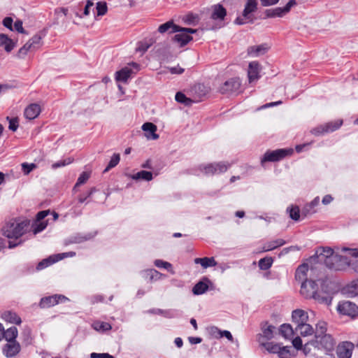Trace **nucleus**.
<instances>
[{"label":"nucleus","mask_w":358,"mask_h":358,"mask_svg":"<svg viewBox=\"0 0 358 358\" xmlns=\"http://www.w3.org/2000/svg\"><path fill=\"white\" fill-rule=\"evenodd\" d=\"M76 255L75 252H64L56 255L57 258L58 259V261L63 259L65 257H72Z\"/></svg>","instance_id":"680f3d73"},{"label":"nucleus","mask_w":358,"mask_h":358,"mask_svg":"<svg viewBox=\"0 0 358 358\" xmlns=\"http://www.w3.org/2000/svg\"><path fill=\"white\" fill-rule=\"evenodd\" d=\"M295 4V0H289V2L282 8L277 7L275 8L267 9L265 12L266 15L268 17H282L288 13L291 8Z\"/></svg>","instance_id":"ddd939ff"},{"label":"nucleus","mask_w":358,"mask_h":358,"mask_svg":"<svg viewBox=\"0 0 358 358\" xmlns=\"http://www.w3.org/2000/svg\"><path fill=\"white\" fill-rule=\"evenodd\" d=\"M175 99L178 103H184L186 106H189L192 103V99L186 97V96L182 92H177Z\"/></svg>","instance_id":"c03bdc74"},{"label":"nucleus","mask_w":358,"mask_h":358,"mask_svg":"<svg viewBox=\"0 0 358 358\" xmlns=\"http://www.w3.org/2000/svg\"><path fill=\"white\" fill-rule=\"evenodd\" d=\"M176 33V34L174 36L173 40L175 42L178 43L180 47L185 46L190 41L192 40L191 35H189L187 33L183 31L182 27H180L179 30Z\"/></svg>","instance_id":"aec40b11"},{"label":"nucleus","mask_w":358,"mask_h":358,"mask_svg":"<svg viewBox=\"0 0 358 358\" xmlns=\"http://www.w3.org/2000/svg\"><path fill=\"white\" fill-rule=\"evenodd\" d=\"M42 45V36L39 34L34 35L18 51V57L23 58L30 51H34Z\"/></svg>","instance_id":"423d86ee"},{"label":"nucleus","mask_w":358,"mask_h":358,"mask_svg":"<svg viewBox=\"0 0 358 358\" xmlns=\"http://www.w3.org/2000/svg\"><path fill=\"white\" fill-rule=\"evenodd\" d=\"M257 2L256 0H248L243 12L242 17H238L235 22L238 24H243L248 22H252V13L257 10Z\"/></svg>","instance_id":"0eeeda50"},{"label":"nucleus","mask_w":358,"mask_h":358,"mask_svg":"<svg viewBox=\"0 0 358 358\" xmlns=\"http://www.w3.org/2000/svg\"><path fill=\"white\" fill-rule=\"evenodd\" d=\"M92 327L97 331L104 332L111 329V325L108 322L96 321L92 324Z\"/></svg>","instance_id":"4c0bfd02"},{"label":"nucleus","mask_w":358,"mask_h":358,"mask_svg":"<svg viewBox=\"0 0 358 358\" xmlns=\"http://www.w3.org/2000/svg\"><path fill=\"white\" fill-rule=\"evenodd\" d=\"M147 274L150 276V279L152 280H159L162 276V274L158 272L155 269H149L145 271Z\"/></svg>","instance_id":"6e6d98bb"},{"label":"nucleus","mask_w":358,"mask_h":358,"mask_svg":"<svg viewBox=\"0 0 358 358\" xmlns=\"http://www.w3.org/2000/svg\"><path fill=\"white\" fill-rule=\"evenodd\" d=\"M150 44L146 42H141L138 44L136 50L142 52H145L150 47Z\"/></svg>","instance_id":"69168bd1"},{"label":"nucleus","mask_w":358,"mask_h":358,"mask_svg":"<svg viewBox=\"0 0 358 358\" xmlns=\"http://www.w3.org/2000/svg\"><path fill=\"white\" fill-rule=\"evenodd\" d=\"M57 262L58 259L57 258L56 255H51L49 257L44 259L41 262H39L36 266V269L42 270Z\"/></svg>","instance_id":"2f4dec72"},{"label":"nucleus","mask_w":358,"mask_h":358,"mask_svg":"<svg viewBox=\"0 0 358 358\" xmlns=\"http://www.w3.org/2000/svg\"><path fill=\"white\" fill-rule=\"evenodd\" d=\"M36 168V165L35 164H27L22 163V169L24 175H28L31 171Z\"/></svg>","instance_id":"864d4df0"},{"label":"nucleus","mask_w":358,"mask_h":358,"mask_svg":"<svg viewBox=\"0 0 358 358\" xmlns=\"http://www.w3.org/2000/svg\"><path fill=\"white\" fill-rule=\"evenodd\" d=\"M212 12L209 20L206 22V29L213 30L224 26V20L227 15L226 9L220 4L212 6Z\"/></svg>","instance_id":"f03ea898"},{"label":"nucleus","mask_w":358,"mask_h":358,"mask_svg":"<svg viewBox=\"0 0 358 358\" xmlns=\"http://www.w3.org/2000/svg\"><path fill=\"white\" fill-rule=\"evenodd\" d=\"M271 258H263L259 261V266L262 270H267L272 265Z\"/></svg>","instance_id":"3c124183"},{"label":"nucleus","mask_w":358,"mask_h":358,"mask_svg":"<svg viewBox=\"0 0 358 358\" xmlns=\"http://www.w3.org/2000/svg\"><path fill=\"white\" fill-rule=\"evenodd\" d=\"M345 292L349 297L358 296V280L352 282L345 287Z\"/></svg>","instance_id":"c9c22d12"},{"label":"nucleus","mask_w":358,"mask_h":358,"mask_svg":"<svg viewBox=\"0 0 358 358\" xmlns=\"http://www.w3.org/2000/svg\"><path fill=\"white\" fill-rule=\"evenodd\" d=\"M343 124L342 120H337L334 122H330L324 124V129L327 133L332 132L337 130Z\"/></svg>","instance_id":"58836bf2"},{"label":"nucleus","mask_w":358,"mask_h":358,"mask_svg":"<svg viewBox=\"0 0 358 358\" xmlns=\"http://www.w3.org/2000/svg\"><path fill=\"white\" fill-rule=\"evenodd\" d=\"M324 262L328 268L337 271L343 269L348 264L346 258L337 254H334L330 257L324 259Z\"/></svg>","instance_id":"9b49d317"},{"label":"nucleus","mask_w":358,"mask_h":358,"mask_svg":"<svg viewBox=\"0 0 358 358\" xmlns=\"http://www.w3.org/2000/svg\"><path fill=\"white\" fill-rule=\"evenodd\" d=\"M292 345L293 346L297 349L300 350L302 348V340L300 337L296 336L292 340Z\"/></svg>","instance_id":"e2e57ef3"},{"label":"nucleus","mask_w":358,"mask_h":358,"mask_svg":"<svg viewBox=\"0 0 358 358\" xmlns=\"http://www.w3.org/2000/svg\"><path fill=\"white\" fill-rule=\"evenodd\" d=\"M96 233L94 232V233H88L83 236L80 235V234L76 235L74 236L71 237L69 239L67 244L80 243L83 241L92 239L93 237H94L96 236Z\"/></svg>","instance_id":"bb28decb"},{"label":"nucleus","mask_w":358,"mask_h":358,"mask_svg":"<svg viewBox=\"0 0 358 358\" xmlns=\"http://www.w3.org/2000/svg\"><path fill=\"white\" fill-rule=\"evenodd\" d=\"M269 50V46L266 44L251 45L247 49V54L250 57H258L264 55Z\"/></svg>","instance_id":"f3484780"},{"label":"nucleus","mask_w":358,"mask_h":358,"mask_svg":"<svg viewBox=\"0 0 358 358\" xmlns=\"http://www.w3.org/2000/svg\"><path fill=\"white\" fill-rule=\"evenodd\" d=\"M324 281L309 280L301 283L300 293L306 299H313L317 302L325 305H330L332 301L331 294L324 289Z\"/></svg>","instance_id":"f257e3e1"},{"label":"nucleus","mask_w":358,"mask_h":358,"mask_svg":"<svg viewBox=\"0 0 358 358\" xmlns=\"http://www.w3.org/2000/svg\"><path fill=\"white\" fill-rule=\"evenodd\" d=\"M241 80L238 78H232L226 80L219 88L222 94H233L239 92Z\"/></svg>","instance_id":"f8f14e48"},{"label":"nucleus","mask_w":358,"mask_h":358,"mask_svg":"<svg viewBox=\"0 0 358 358\" xmlns=\"http://www.w3.org/2000/svg\"><path fill=\"white\" fill-rule=\"evenodd\" d=\"M279 331L282 336L287 339L292 338L294 333L292 326L289 324H282L280 327Z\"/></svg>","instance_id":"473e14b6"},{"label":"nucleus","mask_w":358,"mask_h":358,"mask_svg":"<svg viewBox=\"0 0 358 358\" xmlns=\"http://www.w3.org/2000/svg\"><path fill=\"white\" fill-rule=\"evenodd\" d=\"M73 162V159L71 158H66L65 159L61 160L59 162H57L56 163H54L52 164V168L54 169H56L57 168L64 166L66 165L70 164Z\"/></svg>","instance_id":"603ef678"},{"label":"nucleus","mask_w":358,"mask_h":358,"mask_svg":"<svg viewBox=\"0 0 358 358\" xmlns=\"http://www.w3.org/2000/svg\"><path fill=\"white\" fill-rule=\"evenodd\" d=\"M355 345L350 341H343L336 348V355L338 358H351Z\"/></svg>","instance_id":"4468645a"},{"label":"nucleus","mask_w":358,"mask_h":358,"mask_svg":"<svg viewBox=\"0 0 358 358\" xmlns=\"http://www.w3.org/2000/svg\"><path fill=\"white\" fill-rule=\"evenodd\" d=\"M142 129L148 139L156 140L159 135L156 134L157 126L152 122H145L142 125Z\"/></svg>","instance_id":"6ab92c4d"},{"label":"nucleus","mask_w":358,"mask_h":358,"mask_svg":"<svg viewBox=\"0 0 358 358\" xmlns=\"http://www.w3.org/2000/svg\"><path fill=\"white\" fill-rule=\"evenodd\" d=\"M3 24L8 28L10 30H13L12 24H13V19L10 17H6L3 20Z\"/></svg>","instance_id":"774afa93"},{"label":"nucleus","mask_w":358,"mask_h":358,"mask_svg":"<svg viewBox=\"0 0 358 358\" xmlns=\"http://www.w3.org/2000/svg\"><path fill=\"white\" fill-rule=\"evenodd\" d=\"M29 226L28 220L9 222L2 229L3 234L8 238L17 239L28 230Z\"/></svg>","instance_id":"7ed1b4c3"},{"label":"nucleus","mask_w":358,"mask_h":358,"mask_svg":"<svg viewBox=\"0 0 358 358\" xmlns=\"http://www.w3.org/2000/svg\"><path fill=\"white\" fill-rule=\"evenodd\" d=\"M194 263L196 264H201L203 268H207L217 265V262L214 257L196 258L194 259Z\"/></svg>","instance_id":"c756f323"},{"label":"nucleus","mask_w":358,"mask_h":358,"mask_svg":"<svg viewBox=\"0 0 358 358\" xmlns=\"http://www.w3.org/2000/svg\"><path fill=\"white\" fill-rule=\"evenodd\" d=\"M17 329L15 327H11L6 330L3 329V338L8 341V343L11 341H16V338L17 336Z\"/></svg>","instance_id":"7c9ffc66"},{"label":"nucleus","mask_w":358,"mask_h":358,"mask_svg":"<svg viewBox=\"0 0 358 358\" xmlns=\"http://www.w3.org/2000/svg\"><path fill=\"white\" fill-rule=\"evenodd\" d=\"M155 266L158 268H164L166 269L168 271L171 272L172 274H174V271L173 270V267L171 264L168 262H164L161 259H156L154 262Z\"/></svg>","instance_id":"79ce46f5"},{"label":"nucleus","mask_w":358,"mask_h":358,"mask_svg":"<svg viewBox=\"0 0 358 358\" xmlns=\"http://www.w3.org/2000/svg\"><path fill=\"white\" fill-rule=\"evenodd\" d=\"M293 149H278L275 150H268L265 152L263 157L261 159V164L263 165L265 162H278L287 156L291 155L293 153Z\"/></svg>","instance_id":"39448f33"},{"label":"nucleus","mask_w":358,"mask_h":358,"mask_svg":"<svg viewBox=\"0 0 358 358\" xmlns=\"http://www.w3.org/2000/svg\"><path fill=\"white\" fill-rule=\"evenodd\" d=\"M288 212H289V217L295 220V221H298L299 220V217H300V211H299V207L297 206H292L290 208H288L287 210Z\"/></svg>","instance_id":"de8ad7c7"},{"label":"nucleus","mask_w":358,"mask_h":358,"mask_svg":"<svg viewBox=\"0 0 358 358\" xmlns=\"http://www.w3.org/2000/svg\"><path fill=\"white\" fill-rule=\"evenodd\" d=\"M327 323L324 321H320L316 324L315 331H314L315 332L314 338H320V336H324V335H329V334L327 333Z\"/></svg>","instance_id":"72a5a7b5"},{"label":"nucleus","mask_w":358,"mask_h":358,"mask_svg":"<svg viewBox=\"0 0 358 358\" xmlns=\"http://www.w3.org/2000/svg\"><path fill=\"white\" fill-rule=\"evenodd\" d=\"M183 20L187 24H194L199 21V16L196 14L190 13L184 17Z\"/></svg>","instance_id":"49530a36"},{"label":"nucleus","mask_w":358,"mask_h":358,"mask_svg":"<svg viewBox=\"0 0 358 358\" xmlns=\"http://www.w3.org/2000/svg\"><path fill=\"white\" fill-rule=\"evenodd\" d=\"M270 353H278L280 345L276 343H273L272 342L266 341L265 343H262L260 344Z\"/></svg>","instance_id":"a19ab883"},{"label":"nucleus","mask_w":358,"mask_h":358,"mask_svg":"<svg viewBox=\"0 0 358 358\" xmlns=\"http://www.w3.org/2000/svg\"><path fill=\"white\" fill-rule=\"evenodd\" d=\"M290 347L285 346L280 348L278 355L279 358H290L292 355L290 352Z\"/></svg>","instance_id":"8fccbe9b"},{"label":"nucleus","mask_w":358,"mask_h":358,"mask_svg":"<svg viewBox=\"0 0 358 358\" xmlns=\"http://www.w3.org/2000/svg\"><path fill=\"white\" fill-rule=\"evenodd\" d=\"M48 225V221H35L31 226V231L33 234H37L44 230Z\"/></svg>","instance_id":"ea45409f"},{"label":"nucleus","mask_w":358,"mask_h":358,"mask_svg":"<svg viewBox=\"0 0 358 358\" xmlns=\"http://www.w3.org/2000/svg\"><path fill=\"white\" fill-rule=\"evenodd\" d=\"M214 332H217L219 337L222 338L223 336L226 337L229 341H233V336L230 331L224 330L221 331L218 329L217 328L213 329Z\"/></svg>","instance_id":"5fc2aeb1"},{"label":"nucleus","mask_w":358,"mask_h":358,"mask_svg":"<svg viewBox=\"0 0 358 358\" xmlns=\"http://www.w3.org/2000/svg\"><path fill=\"white\" fill-rule=\"evenodd\" d=\"M90 177V173L84 171L83 172L78 178V180L74 186V189L79 185L85 183Z\"/></svg>","instance_id":"09e8293b"},{"label":"nucleus","mask_w":358,"mask_h":358,"mask_svg":"<svg viewBox=\"0 0 358 358\" xmlns=\"http://www.w3.org/2000/svg\"><path fill=\"white\" fill-rule=\"evenodd\" d=\"M167 69L172 74H181L184 72V69L179 66L168 67Z\"/></svg>","instance_id":"052dcab7"},{"label":"nucleus","mask_w":358,"mask_h":358,"mask_svg":"<svg viewBox=\"0 0 358 358\" xmlns=\"http://www.w3.org/2000/svg\"><path fill=\"white\" fill-rule=\"evenodd\" d=\"M68 299L60 294H55L50 296L43 297L41 299L39 306L42 308H50L51 306H55L59 302H63L67 301Z\"/></svg>","instance_id":"dca6fc26"},{"label":"nucleus","mask_w":358,"mask_h":358,"mask_svg":"<svg viewBox=\"0 0 358 358\" xmlns=\"http://www.w3.org/2000/svg\"><path fill=\"white\" fill-rule=\"evenodd\" d=\"M2 318L10 323L20 324L22 322L21 318L14 312L6 311L2 314Z\"/></svg>","instance_id":"c85d7f7f"},{"label":"nucleus","mask_w":358,"mask_h":358,"mask_svg":"<svg viewBox=\"0 0 358 358\" xmlns=\"http://www.w3.org/2000/svg\"><path fill=\"white\" fill-rule=\"evenodd\" d=\"M180 29V26L175 24L173 21H168L166 23L161 24L158 28V31L164 34L166 31L169 33H176Z\"/></svg>","instance_id":"393cba45"},{"label":"nucleus","mask_w":358,"mask_h":358,"mask_svg":"<svg viewBox=\"0 0 358 358\" xmlns=\"http://www.w3.org/2000/svg\"><path fill=\"white\" fill-rule=\"evenodd\" d=\"M285 243V241L283 239L278 238L266 243L263 247V250L265 252L270 251L283 245Z\"/></svg>","instance_id":"f704fd0d"},{"label":"nucleus","mask_w":358,"mask_h":358,"mask_svg":"<svg viewBox=\"0 0 358 358\" xmlns=\"http://www.w3.org/2000/svg\"><path fill=\"white\" fill-rule=\"evenodd\" d=\"M209 280L206 278L202 281L197 282L193 287L192 292L195 295H200L205 293L208 289Z\"/></svg>","instance_id":"a878e982"},{"label":"nucleus","mask_w":358,"mask_h":358,"mask_svg":"<svg viewBox=\"0 0 358 358\" xmlns=\"http://www.w3.org/2000/svg\"><path fill=\"white\" fill-rule=\"evenodd\" d=\"M120 155H119V154H114V155L112 156V157H111V159H110V162H109V163H108V166H106V169H105V170L103 171V173H106V172H108L110 169H112V168H113V167L116 166L118 164V163L120 162Z\"/></svg>","instance_id":"37998d69"},{"label":"nucleus","mask_w":358,"mask_h":358,"mask_svg":"<svg viewBox=\"0 0 358 358\" xmlns=\"http://www.w3.org/2000/svg\"><path fill=\"white\" fill-rule=\"evenodd\" d=\"M132 73V70L129 67H124L115 73V79L117 81L127 82Z\"/></svg>","instance_id":"cd10ccee"},{"label":"nucleus","mask_w":358,"mask_h":358,"mask_svg":"<svg viewBox=\"0 0 358 358\" xmlns=\"http://www.w3.org/2000/svg\"><path fill=\"white\" fill-rule=\"evenodd\" d=\"M335 341L331 334L324 335L313 339L310 344L318 349H324L327 351H331L335 345Z\"/></svg>","instance_id":"6e6552de"},{"label":"nucleus","mask_w":358,"mask_h":358,"mask_svg":"<svg viewBox=\"0 0 358 358\" xmlns=\"http://www.w3.org/2000/svg\"><path fill=\"white\" fill-rule=\"evenodd\" d=\"M260 65L257 62H252L248 65V76L249 82L253 83L259 78Z\"/></svg>","instance_id":"a211bd4d"},{"label":"nucleus","mask_w":358,"mask_h":358,"mask_svg":"<svg viewBox=\"0 0 358 358\" xmlns=\"http://www.w3.org/2000/svg\"><path fill=\"white\" fill-rule=\"evenodd\" d=\"M21 351V345L17 341L6 343L2 348V353L6 358H15Z\"/></svg>","instance_id":"2eb2a0df"},{"label":"nucleus","mask_w":358,"mask_h":358,"mask_svg":"<svg viewBox=\"0 0 358 358\" xmlns=\"http://www.w3.org/2000/svg\"><path fill=\"white\" fill-rule=\"evenodd\" d=\"M261 330L262 333L257 335V338L259 344L273 338L276 328L275 326L269 324L267 322H264L261 324Z\"/></svg>","instance_id":"9d476101"},{"label":"nucleus","mask_w":358,"mask_h":358,"mask_svg":"<svg viewBox=\"0 0 358 358\" xmlns=\"http://www.w3.org/2000/svg\"><path fill=\"white\" fill-rule=\"evenodd\" d=\"M40 113V106L36 103H31L25 108L24 116L28 120H34L38 116Z\"/></svg>","instance_id":"4be33fe9"},{"label":"nucleus","mask_w":358,"mask_h":358,"mask_svg":"<svg viewBox=\"0 0 358 358\" xmlns=\"http://www.w3.org/2000/svg\"><path fill=\"white\" fill-rule=\"evenodd\" d=\"M96 10L98 16L104 15L108 10L107 4L105 1H99L96 3Z\"/></svg>","instance_id":"a18cd8bd"},{"label":"nucleus","mask_w":358,"mask_h":358,"mask_svg":"<svg viewBox=\"0 0 358 358\" xmlns=\"http://www.w3.org/2000/svg\"><path fill=\"white\" fill-rule=\"evenodd\" d=\"M7 120L9 121V126L8 128L10 130L13 131H15L18 128V118L17 117H13L10 118L9 117H7Z\"/></svg>","instance_id":"4d7b16f0"},{"label":"nucleus","mask_w":358,"mask_h":358,"mask_svg":"<svg viewBox=\"0 0 358 358\" xmlns=\"http://www.w3.org/2000/svg\"><path fill=\"white\" fill-rule=\"evenodd\" d=\"M343 251L348 252V254L354 257H358V249L357 248H343Z\"/></svg>","instance_id":"0e129e2a"},{"label":"nucleus","mask_w":358,"mask_h":358,"mask_svg":"<svg viewBox=\"0 0 358 358\" xmlns=\"http://www.w3.org/2000/svg\"><path fill=\"white\" fill-rule=\"evenodd\" d=\"M337 311L343 315L355 318L358 315V306L349 301H343L338 303Z\"/></svg>","instance_id":"1a4fd4ad"},{"label":"nucleus","mask_w":358,"mask_h":358,"mask_svg":"<svg viewBox=\"0 0 358 358\" xmlns=\"http://www.w3.org/2000/svg\"><path fill=\"white\" fill-rule=\"evenodd\" d=\"M295 332L297 334H300L302 336H310L314 333V329L311 325L305 322L301 324H298L295 327Z\"/></svg>","instance_id":"5701e85b"},{"label":"nucleus","mask_w":358,"mask_h":358,"mask_svg":"<svg viewBox=\"0 0 358 358\" xmlns=\"http://www.w3.org/2000/svg\"><path fill=\"white\" fill-rule=\"evenodd\" d=\"M322 252L320 253V256L324 257V259L330 257L331 255H334V251L331 248H322Z\"/></svg>","instance_id":"13d9d810"},{"label":"nucleus","mask_w":358,"mask_h":358,"mask_svg":"<svg viewBox=\"0 0 358 358\" xmlns=\"http://www.w3.org/2000/svg\"><path fill=\"white\" fill-rule=\"evenodd\" d=\"M49 210H42L37 213L36 221H44L43 219L48 215Z\"/></svg>","instance_id":"338daca9"},{"label":"nucleus","mask_w":358,"mask_h":358,"mask_svg":"<svg viewBox=\"0 0 358 358\" xmlns=\"http://www.w3.org/2000/svg\"><path fill=\"white\" fill-rule=\"evenodd\" d=\"M131 178L133 180H143L146 181H150L152 180V172L147 171H141L132 176H131Z\"/></svg>","instance_id":"e433bc0d"},{"label":"nucleus","mask_w":358,"mask_h":358,"mask_svg":"<svg viewBox=\"0 0 358 358\" xmlns=\"http://www.w3.org/2000/svg\"><path fill=\"white\" fill-rule=\"evenodd\" d=\"M325 128L324 124L320 125L311 130V133L315 136L322 135L326 134V131L324 129Z\"/></svg>","instance_id":"bf43d9fd"},{"label":"nucleus","mask_w":358,"mask_h":358,"mask_svg":"<svg viewBox=\"0 0 358 358\" xmlns=\"http://www.w3.org/2000/svg\"><path fill=\"white\" fill-rule=\"evenodd\" d=\"M231 164L225 162H219L206 164H201L199 169L206 175H214L224 173Z\"/></svg>","instance_id":"20e7f679"},{"label":"nucleus","mask_w":358,"mask_h":358,"mask_svg":"<svg viewBox=\"0 0 358 358\" xmlns=\"http://www.w3.org/2000/svg\"><path fill=\"white\" fill-rule=\"evenodd\" d=\"M292 317L293 322H294L296 325L298 326V324L307 322L308 320V315L307 312L303 310L296 309L292 312Z\"/></svg>","instance_id":"412c9836"},{"label":"nucleus","mask_w":358,"mask_h":358,"mask_svg":"<svg viewBox=\"0 0 358 358\" xmlns=\"http://www.w3.org/2000/svg\"><path fill=\"white\" fill-rule=\"evenodd\" d=\"M308 266L306 264H303L300 265L295 273V278L296 280L301 282V283L307 280V275H308Z\"/></svg>","instance_id":"b1692460"}]
</instances>
